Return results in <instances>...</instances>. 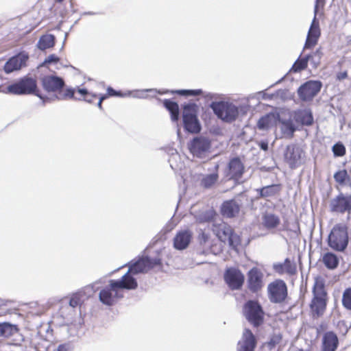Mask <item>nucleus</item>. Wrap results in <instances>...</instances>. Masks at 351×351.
I'll use <instances>...</instances> for the list:
<instances>
[{
	"label": "nucleus",
	"mask_w": 351,
	"mask_h": 351,
	"mask_svg": "<svg viewBox=\"0 0 351 351\" xmlns=\"http://www.w3.org/2000/svg\"><path fill=\"white\" fill-rule=\"evenodd\" d=\"M128 278V274H124L121 278L118 280H110L108 286L102 289L99 293V301L106 305L112 306L118 300L122 298L123 295L120 290H134L138 287L136 278Z\"/></svg>",
	"instance_id": "obj_1"
},
{
	"label": "nucleus",
	"mask_w": 351,
	"mask_h": 351,
	"mask_svg": "<svg viewBox=\"0 0 351 351\" xmlns=\"http://www.w3.org/2000/svg\"><path fill=\"white\" fill-rule=\"evenodd\" d=\"M0 93L14 95H34L43 99V95L39 93L37 80L29 75L16 80L8 85L5 90L2 88V86H0Z\"/></svg>",
	"instance_id": "obj_2"
},
{
	"label": "nucleus",
	"mask_w": 351,
	"mask_h": 351,
	"mask_svg": "<svg viewBox=\"0 0 351 351\" xmlns=\"http://www.w3.org/2000/svg\"><path fill=\"white\" fill-rule=\"evenodd\" d=\"M199 106L195 102H189L182 105V122L184 130L191 134L201 131L202 126L198 119Z\"/></svg>",
	"instance_id": "obj_3"
},
{
	"label": "nucleus",
	"mask_w": 351,
	"mask_h": 351,
	"mask_svg": "<svg viewBox=\"0 0 351 351\" xmlns=\"http://www.w3.org/2000/svg\"><path fill=\"white\" fill-rule=\"evenodd\" d=\"M349 243L348 228L346 226L338 223L332 228L328 237V246L337 252H344Z\"/></svg>",
	"instance_id": "obj_4"
},
{
	"label": "nucleus",
	"mask_w": 351,
	"mask_h": 351,
	"mask_svg": "<svg viewBox=\"0 0 351 351\" xmlns=\"http://www.w3.org/2000/svg\"><path fill=\"white\" fill-rule=\"evenodd\" d=\"M243 315L254 328H258L264 324L265 312L257 300H247L243 306Z\"/></svg>",
	"instance_id": "obj_5"
},
{
	"label": "nucleus",
	"mask_w": 351,
	"mask_h": 351,
	"mask_svg": "<svg viewBox=\"0 0 351 351\" xmlns=\"http://www.w3.org/2000/svg\"><path fill=\"white\" fill-rule=\"evenodd\" d=\"M161 264V259L158 257L151 258L148 256H143L138 257L136 260H132L128 263L129 269L125 274H128V278L125 280V282L130 278H134L133 275L145 273L148 270Z\"/></svg>",
	"instance_id": "obj_6"
},
{
	"label": "nucleus",
	"mask_w": 351,
	"mask_h": 351,
	"mask_svg": "<svg viewBox=\"0 0 351 351\" xmlns=\"http://www.w3.org/2000/svg\"><path fill=\"white\" fill-rule=\"evenodd\" d=\"M210 108L219 119L226 123H232L239 116L237 106L228 101H213L210 104Z\"/></svg>",
	"instance_id": "obj_7"
},
{
	"label": "nucleus",
	"mask_w": 351,
	"mask_h": 351,
	"mask_svg": "<svg viewBox=\"0 0 351 351\" xmlns=\"http://www.w3.org/2000/svg\"><path fill=\"white\" fill-rule=\"evenodd\" d=\"M267 295L269 301L273 304L284 302L288 296L287 284L282 280H275L268 285Z\"/></svg>",
	"instance_id": "obj_8"
},
{
	"label": "nucleus",
	"mask_w": 351,
	"mask_h": 351,
	"mask_svg": "<svg viewBox=\"0 0 351 351\" xmlns=\"http://www.w3.org/2000/svg\"><path fill=\"white\" fill-rule=\"evenodd\" d=\"M190 153L195 157L204 158L211 148L210 140L204 136H197L193 138L188 144Z\"/></svg>",
	"instance_id": "obj_9"
},
{
	"label": "nucleus",
	"mask_w": 351,
	"mask_h": 351,
	"mask_svg": "<svg viewBox=\"0 0 351 351\" xmlns=\"http://www.w3.org/2000/svg\"><path fill=\"white\" fill-rule=\"evenodd\" d=\"M305 158V152L296 144L288 145L284 152L285 161L289 167L295 169L301 166Z\"/></svg>",
	"instance_id": "obj_10"
},
{
	"label": "nucleus",
	"mask_w": 351,
	"mask_h": 351,
	"mask_svg": "<svg viewBox=\"0 0 351 351\" xmlns=\"http://www.w3.org/2000/svg\"><path fill=\"white\" fill-rule=\"evenodd\" d=\"M329 210L331 213L338 214L351 213V193H339L331 199L329 204Z\"/></svg>",
	"instance_id": "obj_11"
},
{
	"label": "nucleus",
	"mask_w": 351,
	"mask_h": 351,
	"mask_svg": "<svg viewBox=\"0 0 351 351\" xmlns=\"http://www.w3.org/2000/svg\"><path fill=\"white\" fill-rule=\"evenodd\" d=\"M322 83L319 80H308L298 88L297 93L302 101H310L319 93Z\"/></svg>",
	"instance_id": "obj_12"
},
{
	"label": "nucleus",
	"mask_w": 351,
	"mask_h": 351,
	"mask_svg": "<svg viewBox=\"0 0 351 351\" xmlns=\"http://www.w3.org/2000/svg\"><path fill=\"white\" fill-rule=\"evenodd\" d=\"M226 283L232 290L240 289L245 280V276L240 269L235 267L227 268L223 274Z\"/></svg>",
	"instance_id": "obj_13"
},
{
	"label": "nucleus",
	"mask_w": 351,
	"mask_h": 351,
	"mask_svg": "<svg viewBox=\"0 0 351 351\" xmlns=\"http://www.w3.org/2000/svg\"><path fill=\"white\" fill-rule=\"evenodd\" d=\"M242 205V200L239 198L226 200L220 206V213L223 217L234 218L239 214Z\"/></svg>",
	"instance_id": "obj_14"
},
{
	"label": "nucleus",
	"mask_w": 351,
	"mask_h": 351,
	"mask_svg": "<svg viewBox=\"0 0 351 351\" xmlns=\"http://www.w3.org/2000/svg\"><path fill=\"white\" fill-rule=\"evenodd\" d=\"M29 59L27 53L24 52L10 58L3 66V71L5 73L10 74L14 71L20 70L22 67L26 66V62Z\"/></svg>",
	"instance_id": "obj_15"
},
{
	"label": "nucleus",
	"mask_w": 351,
	"mask_h": 351,
	"mask_svg": "<svg viewBox=\"0 0 351 351\" xmlns=\"http://www.w3.org/2000/svg\"><path fill=\"white\" fill-rule=\"evenodd\" d=\"M321 35V30L319 27V22L317 19V16L314 14V17L312 20L310 28L308 29L306 42L304 46V50L311 49L317 44L319 38Z\"/></svg>",
	"instance_id": "obj_16"
},
{
	"label": "nucleus",
	"mask_w": 351,
	"mask_h": 351,
	"mask_svg": "<svg viewBox=\"0 0 351 351\" xmlns=\"http://www.w3.org/2000/svg\"><path fill=\"white\" fill-rule=\"evenodd\" d=\"M245 167L238 156L231 158L228 164L226 176L231 180H239L244 173Z\"/></svg>",
	"instance_id": "obj_17"
},
{
	"label": "nucleus",
	"mask_w": 351,
	"mask_h": 351,
	"mask_svg": "<svg viewBox=\"0 0 351 351\" xmlns=\"http://www.w3.org/2000/svg\"><path fill=\"white\" fill-rule=\"evenodd\" d=\"M42 86L47 92H58L62 90L65 83L64 80L57 75H46L42 80Z\"/></svg>",
	"instance_id": "obj_18"
},
{
	"label": "nucleus",
	"mask_w": 351,
	"mask_h": 351,
	"mask_svg": "<svg viewBox=\"0 0 351 351\" xmlns=\"http://www.w3.org/2000/svg\"><path fill=\"white\" fill-rule=\"evenodd\" d=\"M263 273L256 267L252 268L247 273V287L253 293H256L263 287Z\"/></svg>",
	"instance_id": "obj_19"
},
{
	"label": "nucleus",
	"mask_w": 351,
	"mask_h": 351,
	"mask_svg": "<svg viewBox=\"0 0 351 351\" xmlns=\"http://www.w3.org/2000/svg\"><path fill=\"white\" fill-rule=\"evenodd\" d=\"M192 232L190 230H182L178 231L173 240V247L177 250L186 249L192 239Z\"/></svg>",
	"instance_id": "obj_20"
},
{
	"label": "nucleus",
	"mask_w": 351,
	"mask_h": 351,
	"mask_svg": "<svg viewBox=\"0 0 351 351\" xmlns=\"http://www.w3.org/2000/svg\"><path fill=\"white\" fill-rule=\"evenodd\" d=\"M256 339L251 330L245 328L243 333L242 341H239L237 351H254Z\"/></svg>",
	"instance_id": "obj_21"
},
{
	"label": "nucleus",
	"mask_w": 351,
	"mask_h": 351,
	"mask_svg": "<svg viewBox=\"0 0 351 351\" xmlns=\"http://www.w3.org/2000/svg\"><path fill=\"white\" fill-rule=\"evenodd\" d=\"M339 346V339L333 331L326 332L322 337V351H336Z\"/></svg>",
	"instance_id": "obj_22"
},
{
	"label": "nucleus",
	"mask_w": 351,
	"mask_h": 351,
	"mask_svg": "<svg viewBox=\"0 0 351 351\" xmlns=\"http://www.w3.org/2000/svg\"><path fill=\"white\" fill-rule=\"evenodd\" d=\"M294 120L304 125H311L313 123V116L310 109H299L293 112Z\"/></svg>",
	"instance_id": "obj_23"
},
{
	"label": "nucleus",
	"mask_w": 351,
	"mask_h": 351,
	"mask_svg": "<svg viewBox=\"0 0 351 351\" xmlns=\"http://www.w3.org/2000/svg\"><path fill=\"white\" fill-rule=\"evenodd\" d=\"M213 230L221 241L226 243L232 229L228 224L221 222L214 223Z\"/></svg>",
	"instance_id": "obj_24"
},
{
	"label": "nucleus",
	"mask_w": 351,
	"mask_h": 351,
	"mask_svg": "<svg viewBox=\"0 0 351 351\" xmlns=\"http://www.w3.org/2000/svg\"><path fill=\"white\" fill-rule=\"evenodd\" d=\"M281 187L280 184H271L257 189L256 191L258 195L257 198L271 197L279 193Z\"/></svg>",
	"instance_id": "obj_25"
},
{
	"label": "nucleus",
	"mask_w": 351,
	"mask_h": 351,
	"mask_svg": "<svg viewBox=\"0 0 351 351\" xmlns=\"http://www.w3.org/2000/svg\"><path fill=\"white\" fill-rule=\"evenodd\" d=\"M216 215L217 213L213 208H208L196 212L194 217L197 222L202 223L212 221Z\"/></svg>",
	"instance_id": "obj_26"
},
{
	"label": "nucleus",
	"mask_w": 351,
	"mask_h": 351,
	"mask_svg": "<svg viewBox=\"0 0 351 351\" xmlns=\"http://www.w3.org/2000/svg\"><path fill=\"white\" fill-rule=\"evenodd\" d=\"M322 263L324 266L330 270H334L339 266V257L333 252H328L322 256Z\"/></svg>",
	"instance_id": "obj_27"
},
{
	"label": "nucleus",
	"mask_w": 351,
	"mask_h": 351,
	"mask_svg": "<svg viewBox=\"0 0 351 351\" xmlns=\"http://www.w3.org/2000/svg\"><path fill=\"white\" fill-rule=\"evenodd\" d=\"M171 93L184 97H195L198 95H203L205 98H213L212 93H204L202 89H179L172 90Z\"/></svg>",
	"instance_id": "obj_28"
},
{
	"label": "nucleus",
	"mask_w": 351,
	"mask_h": 351,
	"mask_svg": "<svg viewBox=\"0 0 351 351\" xmlns=\"http://www.w3.org/2000/svg\"><path fill=\"white\" fill-rule=\"evenodd\" d=\"M163 106L169 112L171 120L173 121H178L180 109L178 103L171 99H165L163 100Z\"/></svg>",
	"instance_id": "obj_29"
},
{
	"label": "nucleus",
	"mask_w": 351,
	"mask_h": 351,
	"mask_svg": "<svg viewBox=\"0 0 351 351\" xmlns=\"http://www.w3.org/2000/svg\"><path fill=\"white\" fill-rule=\"evenodd\" d=\"M55 42L56 37L53 34H45L40 37L37 43V47L41 51H45L53 47L55 45Z\"/></svg>",
	"instance_id": "obj_30"
},
{
	"label": "nucleus",
	"mask_w": 351,
	"mask_h": 351,
	"mask_svg": "<svg viewBox=\"0 0 351 351\" xmlns=\"http://www.w3.org/2000/svg\"><path fill=\"white\" fill-rule=\"evenodd\" d=\"M335 181L341 186L351 187V176L346 169L339 170L333 176Z\"/></svg>",
	"instance_id": "obj_31"
},
{
	"label": "nucleus",
	"mask_w": 351,
	"mask_h": 351,
	"mask_svg": "<svg viewBox=\"0 0 351 351\" xmlns=\"http://www.w3.org/2000/svg\"><path fill=\"white\" fill-rule=\"evenodd\" d=\"M280 223V217L275 214L266 213L263 216V224L267 230L276 228Z\"/></svg>",
	"instance_id": "obj_32"
},
{
	"label": "nucleus",
	"mask_w": 351,
	"mask_h": 351,
	"mask_svg": "<svg viewBox=\"0 0 351 351\" xmlns=\"http://www.w3.org/2000/svg\"><path fill=\"white\" fill-rule=\"evenodd\" d=\"M19 331L18 326L9 322H0V337H10Z\"/></svg>",
	"instance_id": "obj_33"
},
{
	"label": "nucleus",
	"mask_w": 351,
	"mask_h": 351,
	"mask_svg": "<svg viewBox=\"0 0 351 351\" xmlns=\"http://www.w3.org/2000/svg\"><path fill=\"white\" fill-rule=\"evenodd\" d=\"M310 307L313 313L318 317L321 316L326 307V299L313 298Z\"/></svg>",
	"instance_id": "obj_34"
},
{
	"label": "nucleus",
	"mask_w": 351,
	"mask_h": 351,
	"mask_svg": "<svg viewBox=\"0 0 351 351\" xmlns=\"http://www.w3.org/2000/svg\"><path fill=\"white\" fill-rule=\"evenodd\" d=\"M309 60V56H304V57H301L300 55V57L295 60L289 71L293 73H299L306 69Z\"/></svg>",
	"instance_id": "obj_35"
},
{
	"label": "nucleus",
	"mask_w": 351,
	"mask_h": 351,
	"mask_svg": "<svg viewBox=\"0 0 351 351\" xmlns=\"http://www.w3.org/2000/svg\"><path fill=\"white\" fill-rule=\"evenodd\" d=\"M313 298L326 299L325 285L322 280H316L313 288Z\"/></svg>",
	"instance_id": "obj_36"
},
{
	"label": "nucleus",
	"mask_w": 351,
	"mask_h": 351,
	"mask_svg": "<svg viewBox=\"0 0 351 351\" xmlns=\"http://www.w3.org/2000/svg\"><path fill=\"white\" fill-rule=\"evenodd\" d=\"M280 122L281 123L280 130L282 133L285 135L291 137L296 130L293 121L289 119L280 120Z\"/></svg>",
	"instance_id": "obj_37"
},
{
	"label": "nucleus",
	"mask_w": 351,
	"mask_h": 351,
	"mask_svg": "<svg viewBox=\"0 0 351 351\" xmlns=\"http://www.w3.org/2000/svg\"><path fill=\"white\" fill-rule=\"evenodd\" d=\"M218 178L219 175L217 173L207 174L201 180V186L205 189H209L217 182Z\"/></svg>",
	"instance_id": "obj_38"
},
{
	"label": "nucleus",
	"mask_w": 351,
	"mask_h": 351,
	"mask_svg": "<svg viewBox=\"0 0 351 351\" xmlns=\"http://www.w3.org/2000/svg\"><path fill=\"white\" fill-rule=\"evenodd\" d=\"M130 91L132 92V95L130 97L137 99H147L148 97L147 94V93H158L159 94H162V93H161L160 90H157L154 88L134 90Z\"/></svg>",
	"instance_id": "obj_39"
},
{
	"label": "nucleus",
	"mask_w": 351,
	"mask_h": 351,
	"mask_svg": "<svg viewBox=\"0 0 351 351\" xmlns=\"http://www.w3.org/2000/svg\"><path fill=\"white\" fill-rule=\"evenodd\" d=\"M332 152L335 157H342L346 153L345 145L341 141H339L332 147Z\"/></svg>",
	"instance_id": "obj_40"
},
{
	"label": "nucleus",
	"mask_w": 351,
	"mask_h": 351,
	"mask_svg": "<svg viewBox=\"0 0 351 351\" xmlns=\"http://www.w3.org/2000/svg\"><path fill=\"white\" fill-rule=\"evenodd\" d=\"M342 304L346 309L351 311V287L346 289L343 291Z\"/></svg>",
	"instance_id": "obj_41"
},
{
	"label": "nucleus",
	"mask_w": 351,
	"mask_h": 351,
	"mask_svg": "<svg viewBox=\"0 0 351 351\" xmlns=\"http://www.w3.org/2000/svg\"><path fill=\"white\" fill-rule=\"evenodd\" d=\"M74 88H68L64 93H62V90L59 91L58 94L56 96V98L58 100H64L68 98L77 99V98L74 97Z\"/></svg>",
	"instance_id": "obj_42"
},
{
	"label": "nucleus",
	"mask_w": 351,
	"mask_h": 351,
	"mask_svg": "<svg viewBox=\"0 0 351 351\" xmlns=\"http://www.w3.org/2000/svg\"><path fill=\"white\" fill-rule=\"evenodd\" d=\"M229 245L234 249L240 244V237L232 230L227 239Z\"/></svg>",
	"instance_id": "obj_43"
},
{
	"label": "nucleus",
	"mask_w": 351,
	"mask_h": 351,
	"mask_svg": "<svg viewBox=\"0 0 351 351\" xmlns=\"http://www.w3.org/2000/svg\"><path fill=\"white\" fill-rule=\"evenodd\" d=\"M270 118L268 115L261 117L257 122V127L259 130H267L270 125Z\"/></svg>",
	"instance_id": "obj_44"
},
{
	"label": "nucleus",
	"mask_w": 351,
	"mask_h": 351,
	"mask_svg": "<svg viewBox=\"0 0 351 351\" xmlns=\"http://www.w3.org/2000/svg\"><path fill=\"white\" fill-rule=\"evenodd\" d=\"M73 344L71 342H66L59 344L53 351H73Z\"/></svg>",
	"instance_id": "obj_45"
},
{
	"label": "nucleus",
	"mask_w": 351,
	"mask_h": 351,
	"mask_svg": "<svg viewBox=\"0 0 351 351\" xmlns=\"http://www.w3.org/2000/svg\"><path fill=\"white\" fill-rule=\"evenodd\" d=\"M282 340V335L278 334H274L271 336L270 338V340L268 342L269 346L271 348L276 346L277 344L280 343V342Z\"/></svg>",
	"instance_id": "obj_46"
},
{
	"label": "nucleus",
	"mask_w": 351,
	"mask_h": 351,
	"mask_svg": "<svg viewBox=\"0 0 351 351\" xmlns=\"http://www.w3.org/2000/svg\"><path fill=\"white\" fill-rule=\"evenodd\" d=\"M284 269L289 274H293L296 271V268H295V265L292 264L288 258L285 260Z\"/></svg>",
	"instance_id": "obj_47"
},
{
	"label": "nucleus",
	"mask_w": 351,
	"mask_h": 351,
	"mask_svg": "<svg viewBox=\"0 0 351 351\" xmlns=\"http://www.w3.org/2000/svg\"><path fill=\"white\" fill-rule=\"evenodd\" d=\"M59 60H60V58L56 54H51L47 58H45V60L40 65V66H43L46 64H52V63L56 64V63L58 62Z\"/></svg>",
	"instance_id": "obj_48"
},
{
	"label": "nucleus",
	"mask_w": 351,
	"mask_h": 351,
	"mask_svg": "<svg viewBox=\"0 0 351 351\" xmlns=\"http://www.w3.org/2000/svg\"><path fill=\"white\" fill-rule=\"evenodd\" d=\"M80 303V298L78 295H73L69 300V306L72 308L77 307Z\"/></svg>",
	"instance_id": "obj_49"
},
{
	"label": "nucleus",
	"mask_w": 351,
	"mask_h": 351,
	"mask_svg": "<svg viewBox=\"0 0 351 351\" xmlns=\"http://www.w3.org/2000/svg\"><path fill=\"white\" fill-rule=\"evenodd\" d=\"M326 0H315L314 6V14L315 16L317 15L319 9L323 8L325 5Z\"/></svg>",
	"instance_id": "obj_50"
},
{
	"label": "nucleus",
	"mask_w": 351,
	"mask_h": 351,
	"mask_svg": "<svg viewBox=\"0 0 351 351\" xmlns=\"http://www.w3.org/2000/svg\"><path fill=\"white\" fill-rule=\"evenodd\" d=\"M209 239V235L202 231L198 235V241L200 245H204Z\"/></svg>",
	"instance_id": "obj_51"
},
{
	"label": "nucleus",
	"mask_w": 351,
	"mask_h": 351,
	"mask_svg": "<svg viewBox=\"0 0 351 351\" xmlns=\"http://www.w3.org/2000/svg\"><path fill=\"white\" fill-rule=\"evenodd\" d=\"M97 97L98 95H97L96 93H89L87 95H86V97L83 99L89 104H92L93 102V100L97 98Z\"/></svg>",
	"instance_id": "obj_52"
},
{
	"label": "nucleus",
	"mask_w": 351,
	"mask_h": 351,
	"mask_svg": "<svg viewBox=\"0 0 351 351\" xmlns=\"http://www.w3.org/2000/svg\"><path fill=\"white\" fill-rule=\"evenodd\" d=\"M306 56H310V60L311 63L313 65V67L316 68L320 63V60H319V58H316L313 56L311 54H307Z\"/></svg>",
	"instance_id": "obj_53"
},
{
	"label": "nucleus",
	"mask_w": 351,
	"mask_h": 351,
	"mask_svg": "<svg viewBox=\"0 0 351 351\" xmlns=\"http://www.w3.org/2000/svg\"><path fill=\"white\" fill-rule=\"evenodd\" d=\"M284 267H285V262L283 263H278V264H276L274 265V269L279 273H281L283 271V270L285 269Z\"/></svg>",
	"instance_id": "obj_54"
},
{
	"label": "nucleus",
	"mask_w": 351,
	"mask_h": 351,
	"mask_svg": "<svg viewBox=\"0 0 351 351\" xmlns=\"http://www.w3.org/2000/svg\"><path fill=\"white\" fill-rule=\"evenodd\" d=\"M117 90H114L113 88H112L111 86H109L107 88V95H108V97H114V95H117Z\"/></svg>",
	"instance_id": "obj_55"
},
{
	"label": "nucleus",
	"mask_w": 351,
	"mask_h": 351,
	"mask_svg": "<svg viewBox=\"0 0 351 351\" xmlns=\"http://www.w3.org/2000/svg\"><path fill=\"white\" fill-rule=\"evenodd\" d=\"M132 95V92L128 90L125 93H122L121 91L117 90V95H114V97H130Z\"/></svg>",
	"instance_id": "obj_56"
},
{
	"label": "nucleus",
	"mask_w": 351,
	"mask_h": 351,
	"mask_svg": "<svg viewBox=\"0 0 351 351\" xmlns=\"http://www.w3.org/2000/svg\"><path fill=\"white\" fill-rule=\"evenodd\" d=\"M347 77H348V72L347 71L340 72V73H337V78L339 80H343L344 79H346Z\"/></svg>",
	"instance_id": "obj_57"
},
{
	"label": "nucleus",
	"mask_w": 351,
	"mask_h": 351,
	"mask_svg": "<svg viewBox=\"0 0 351 351\" xmlns=\"http://www.w3.org/2000/svg\"><path fill=\"white\" fill-rule=\"evenodd\" d=\"M77 92L84 98L86 97V95H87L89 92L88 90L86 89V88H79L77 89Z\"/></svg>",
	"instance_id": "obj_58"
},
{
	"label": "nucleus",
	"mask_w": 351,
	"mask_h": 351,
	"mask_svg": "<svg viewBox=\"0 0 351 351\" xmlns=\"http://www.w3.org/2000/svg\"><path fill=\"white\" fill-rule=\"evenodd\" d=\"M313 56L316 57L317 58H319V60H321V57L322 55V52L321 51V49H316L313 53H311Z\"/></svg>",
	"instance_id": "obj_59"
},
{
	"label": "nucleus",
	"mask_w": 351,
	"mask_h": 351,
	"mask_svg": "<svg viewBox=\"0 0 351 351\" xmlns=\"http://www.w3.org/2000/svg\"><path fill=\"white\" fill-rule=\"evenodd\" d=\"M259 146L262 150L267 151L268 149V143L267 142H261Z\"/></svg>",
	"instance_id": "obj_60"
},
{
	"label": "nucleus",
	"mask_w": 351,
	"mask_h": 351,
	"mask_svg": "<svg viewBox=\"0 0 351 351\" xmlns=\"http://www.w3.org/2000/svg\"><path fill=\"white\" fill-rule=\"evenodd\" d=\"M258 94H261L263 95L262 97L263 99H271L272 98V96H270V95H267L266 93H265L263 91H261V92H259Z\"/></svg>",
	"instance_id": "obj_61"
},
{
	"label": "nucleus",
	"mask_w": 351,
	"mask_h": 351,
	"mask_svg": "<svg viewBox=\"0 0 351 351\" xmlns=\"http://www.w3.org/2000/svg\"><path fill=\"white\" fill-rule=\"evenodd\" d=\"M108 95L106 93V94H103V95H101L100 97H99V101L100 102H103V101H104L105 99H108Z\"/></svg>",
	"instance_id": "obj_62"
},
{
	"label": "nucleus",
	"mask_w": 351,
	"mask_h": 351,
	"mask_svg": "<svg viewBox=\"0 0 351 351\" xmlns=\"http://www.w3.org/2000/svg\"><path fill=\"white\" fill-rule=\"evenodd\" d=\"M42 101H43V104L45 105L47 102H49L51 101V99L47 97H45V96H43V99H40Z\"/></svg>",
	"instance_id": "obj_63"
},
{
	"label": "nucleus",
	"mask_w": 351,
	"mask_h": 351,
	"mask_svg": "<svg viewBox=\"0 0 351 351\" xmlns=\"http://www.w3.org/2000/svg\"><path fill=\"white\" fill-rule=\"evenodd\" d=\"M96 14L95 12H85L82 14V15H95Z\"/></svg>",
	"instance_id": "obj_64"
}]
</instances>
